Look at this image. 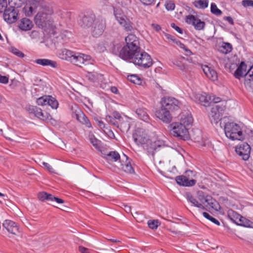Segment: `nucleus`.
Returning <instances> with one entry per match:
<instances>
[{"mask_svg": "<svg viewBox=\"0 0 253 253\" xmlns=\"http://www.w3.org/2000/svg\"><path fill=\"white\" fill-rule=\"evenodd\" d=\"M106 120L107 121L110 122L114 126L119 127V121L117 120L110 116L106 117Z\"/></svg>", "mask_w": 253, "mask_h": 253, "instance_id": "8fccbe9b", "label": "nucleus"}, {"mask_svg": "<svg viewBox=\"0 0 253 253\" xmlns=\"http://www.w3.org/2000/svg\"><path fill=\"white\" fill-rule=\"evenodd\" d=\"M39 119L43 121L48 122L52 119V118L51 115L49 113L47 112H43L42 111V113L41 114Z\"/></svg>", "mask_w": 253, "mask_h": 253, "instance_id": "a18cd8bd", "label": "nucleus"}, {"mask_svg": "<svg viewBox=\"0 0 253 253\" xmlns=\"http://www.w3.org/2000/svg\"><path fill=\"white\" fill-rule=\"evenodd\" d=\"M72 59L71 62L81 67L83 65H87L91 64L92 61L90 56L81 53H75Z\"/></svg>", "mask_w": 253, "mask_h": 253, "instance_id": "2eb2a0df", "label": "nucleus"}, {"mask_svg": "<svg viewBox=\"0 0 253 253\" xmlns=\"http://www.w3.org/2000/svg\"><path fill=\"white\" fill-rule=\"evenodd\" d=\"M166 8L168 10H173L175 8V4L172 1H169L165 4Z\"/></svg>", "mask_w": 253, "mask_h": 253, "instance_id": "864d4df0", "label": "nucleus"}, {"mask_svg": "<svg viewBox=\"0 0 253 253\" xmlns=\"http://www.w3.org/2000/svg\"><path fill=\"white\" fill-rule=\"evenodd\" d=\"M209 201H208L206 206L209 209H211L215 211H218L220 210L221 207L219 203L211 196L209 197Z\"/></svg>", "mask_w": 253, "mask_h": 253, "instance_id": "473e14b6", "label": "nucleus"}, {"mask_svg": "<svg viewBox=\"0 0 253 253\" xmlns=\"http://www.w3.org/2000/svg\"><path fill=\"white\" fill-rule=\"evenodd\" d=\"M49 99H50L49 95H44L42 96L37 100V103L39 105L45 106L49 102Z\"/></svg>", "mask_w": 253, "mask_h": 253, "instance_id": "a19ab883", "label": "nucleus"}, {"mask_svg": "<svg viewBox=\"0 0 253 253\" xmlns=\"http://www.w3.org/2000/svg\"><path fill=\"white\" fill-rule=\"evenodd\" d=\"M53 13L52 9L44 5L35 16L34 20L36 25L41 28H44L50 24V15Z\"/></svg>", "mask_w": 253, "mask_h": 253, "instance_id": "39448f33", "label": "nucleus"}, {"mask_svg": "<svg viewBox=\"0 0 253 253\" xmlns=\"http://www.w3.org/2000/svg\"><path fill=\"white\" fill-rule=\"evenodd\" d=\"M43 1L39 0H29L23 8V11L26 16H31L39 6H43Z\"/></svg>", "mask_w": 253, "mask_h": 253, "instance_id": "f8f14e48", "label": "nucleus"}, {"mask_svg": "<svg viewBox=\"0 0 253 253\" xmlns=\"http://www.w3.org/2000/svg\"><path fill=\"white\" fill-rule=\"evenodd\" d=\"M8 82V78L0 74V83L6 84Z\"/></svg>", "mask_w": 253, "mask_h": 253, "instance_id": "338daca9", "label": "nucleus"}, {"mask_svg": "<svg viewBox=\"0 0 253 253\" xmlns=\"http://www.w3.org/2000/svg\"><path fill=\"white\" fill-rule=\"evenodd\" d=\"M12 52L13 54L20 57H23L24 56V54L23 52L19 51L18 49L16 48L13 49Z\"/></svg>", "mask_w": 253, "mask_h": 253, "instance_id": "e2e57ef3", "label": "nucleus"}, {"mask_svg": "<svg viewBox=\"0 0 253 253\" xmlns=\"http://www.w3.org/2000/svg\"><path fill=\"white\" fill-rule=\"evenodd\" d=\"M119 24L123 28L124 31L126 32L132 33L135 29L134 24L128 17H126Z\"/></svg>", "mask_w": 253, "mask_h": 253, "instance_id": "5701e85b", "label": "nucleus"}, {"mask_svg": "<svg viewBox=\"0 0 253 253\" xmlns=\"http://www.w3.org/2000/svg\"><path fill=\"white\" fill-rule=\"evenodd\" d=\"M105 27V20L102 18H96L93 23L91 31L92 35L96 37L101 35L104 32Z\"/></svg>", "mask_w": 253, "mask_h": 253, "instance_id": "4468645a", "label": "nucleus"}, {"mask_svg": "<svg viewBox=\"0 0 253 253\" xmlns=\"http://www.w3.org/2000/svg\"><path fill=\"white\" fill-rule=\"evenodd\" d=\"M170 111L163 107L156 111V116L160 120L166 123H169L172 119V117L170 114Z\"/></svg>", "mask_w": 253, "mask_h": 253, "instance_id": "aec40b11", "label": "nucleus"}, {"mask_svg": "<svg viewBox=\"0 0 253 253\" xmlns=\"http://www.w3.org/2000/svg\"><path fill=\"white\" fill-rule=\"evenodd\" d=\"M242 5L245 7H253V0H243L242 1Z\"/></svg>", "mask_w": 253, "mask_h": 253, "instance_id": "4d7b16f0", "label": "nucleus"}, {"mask_svg": "<svg viewBox=\"0 0 253 253\" xmlns=\"http://www.w3.org/2000/svg\"><path fill=\"white\" fill-rule=\"evenodd\" d=\"M148 227L152 229H156L160 225V222H147Z\"/></svg>", "mask_w": 253, "mask_h": 253, "instance_id": "bf43d9fd", "label": "nucleus"}, {"mask_svg": "<svg viewBox=\"0 0 253 253\" xmlns=\"http://www.w3.org/2000/svg\"><path fill=\"white\" fill-rule=\"evenodd\" d=\"M76 118L80 123L84 125L86 127L88 128L92 127L91 124L88 118L83 112L76 114Z\"/></svg>", "mask_w": 253, "mask_h": 253, "instance_id": "7c9ffc66", "label": "nucleus"}, {"mask_svg": "<svg viewBox=\"0 0 253 253\" xmlns=\"http://www.w3.org/2000/svg\"><path fill=\"white\" fill-rule=\"evenodd\" d=\"M132 137L134 142L138 146H144L149 144L150 136L147 131L143 128H138L133 133Z\"/></svg>", "mask_w": 253, "mask_h": 253, "instance_id": "6e6552de", "label": "nucleus"}, {"mask_svg": "<svg viewBox=\"0 0 253 253\" xmlns=\"http://www.w3.org/2000/svg\"><path fill=\"white\" fill-rule=\"evenodd\" d=\"M193 5L197 8L205 9L208 7L209 0H195L193 2Z\"/></svg>", "mask_w": 253, "mask_h": 253, "instance_id": "4c0bfd02", "label": "nucleus"}, {"mask_svg": "<svg viewBox=\"0 0 253 253\" xmlns=\"http://www.w3.org/2000/svg\"><path fill=\"white\" fill-rule=\"evenodd\" d=\"M18 27L22 31L30 30L33 27V24L32 21L27 18H22L19 24Z\"/></svg>", "mask_w": 253, "mask_h": 253, "instance_id": "bb28decb", "label": "nucleus"}, {"mask_svg": "<svg viewBox=\"0 0 253 253\" xmlns=\"http://www.w3.org/2000/svg\"><path fill=\"white\" fill-rule=\"evenodd\" d=\"M119 127L121 129H124L128 130L130 128L129 123L128 121H123V120L119 122Z\"/></svg>", "mask_w": 253, "mask_h": 253, "instance_id": "49530a36", "label": "nucleus"}, {"mask_svg": "<svg viewBox=\"0 0 253 253\" xmlns=\"http://www.w3.org/2000/svg\"><path fill=\"white\" fill-rule=\"evenodd\" d=\"M193 99L197 103H201L205 106H209L210 104V95L206 92L195 93Z\"/></svg>", "mask_w": 253, "mask_h": 253, "instance_id": "a211bd4d", "label": "nucleus"}, {"mask_svg": "<svg viewBox=\"0 0 253 253\" xmlns=\"http://www.w3.org/2000/svg\"><path fill=\"white\" fill-rule=\"evenodd\" d=\"M95 15L93 13H88L84 15L81 19L80 24L83 28L91 26L95 20Z\"/></svg>", "mask_w": 253, "mask_h": 253, "instance_id": "4be33fe9", "label": "nucleus"}, {"mask_svg": "<svg viewBox=\"0 0 253 253\" xmlns=\"http://www.w3.org/2000/svg\"><path fill=\"white\" fill-rule=\"evenodd\" d=\"M124 157L126 159V161L124 162L123 159L122 160V161L120 162V166H118L119 169L123 170L124 172L127 173H133L134 172V170L130 163V160L125 155H124Z\"/></svg>", "mask_w": 253, "mask_h": 253, "instance_id": "412c9836", "label": "nucleus"}, {"mask_svg": "<svg viewBox=\"0 0 253 253\" xmlns=\"http://www.w3.org/2000/svg\"><path fill=\"white\" fill-rule=\"evenodd\" d=\"M35 63L43 66H49L54 68L57 67V63L56 61L48 59H37L35 60Z\"/></svg>", "mask_w": 253, "mask_h": 253, "instance_id": "cd10ccee", "label": "nucleus"}, {"mask_svg": "<svg viewBox=\"0 0 253 253\" xmlns=\"http://www.w3.org/2000/svg\"><path fill=\"white\" fill-rule=\"evenodd\" d=\"M2 226L12 234L17 235L20 232L19 225L16 222H3Z\"/></svg>", "mask_w": 253, "mask_h": 253, "instance_id": "b1692460", "label": "nucleus"}, {"mask_svg": "<svg viewBox=\"0 0 253 253\" xmlns=\"http://www.w3.org/2000/svg\"><path fill=\"white\" fill-rule=\"evenodd\" d=\"M112 117L113 118L117 120L119 122H121V121L123 120V118H122L120 114L116 111H115L113 113Z\"/></svg>", "mask_w": 253, "mask_h": 253, "instance_id": "052dcab7", "label": "nucleus"}, {"mask_svg": "<svg viewBox=\"0 0 253 253\" xmlns=\"http://www.w3.org/2000/svg\"><path fill=\"white\" fill-rule=\"evenodd\" d=\"M25 109L29 114H33L35 116L37 112L39 111L40 108L35 106L29 105L26 106Z\"/></svg>", "mask_w": 253, "mask_h": 253, "instance_id": "79ce46f5", "label": "nucleus"}, {"mask_svg": "<svg viewBox=\"0 0 253 253\" xmlns=\"http://www.w3.org/2000/svg\"><path fill=\"white\" fill-rule=\"evenodd\" d=\"M236 225L253 228V222H233Z\"/></svg>", "mask_w": 253, "mask_h": 253, "instance_id": "3c124183", "label": "nucleus"}, {"mask_svg": "<svg viewBox=\"0 0 253 253\" xmlns=\"http://www.w3.org/2000/svg\"><path fill=\"white\" fill-rule=\"evenodd\" d=\"M86 77L88 80L92 82L101 80L102 78V75L96 72H88L86 75Z\"/></svg>", "mask_w": 253, "mask_h": 253, "instance_id": "c9c22d12", "label": "nucleus"}, {"mask_svg": "<svg viewBox=\"0 0 253 253\" xmlns=\"http://www.w3.org/2000/svg\"><path fill=\"white\" fill-rule=\"evenodd\" d=\"M129 54V57L123 59L129 60L135 65L144 69L149 68L153 64V61L151 56L147 52L141 49V48Z\"/></svg>", "mask_w": 253, "mask_h": 253, "instance_id": "f257e3e1", "label": "nucleus"}, {"mask_svg": "<svg viewBox=\"0 0 253 253\" xmlns=\"http://www.w3.org/2000/svg\"><path fill=\"white\" fill-rule=\"evenodd\" d=\"M180 122L181 124L184 125L186 127L191 125L193 122V119L192 115L188 113L182 114L180 116Z\"/></svg>", "mask_w": 253, "mask_h": 253, "instance_id": "c85d7f7f", "label": "nucleus"}, {"mask_svg": "<svg viewBox=\"0 0 253 253\" xmlns=\"http://www.w3.org/2000/svg\"><path fill=\"white\" fill-rule=\"evenodd\" d=\"M161 104L163 107H165L169 111L177 110L180 108L181 103L175 98L166 96L162 98Z\"/></svg>", "mask_w": 253, "mask_h": 253, "instance_id": "9d476101", "label": "nucleus"}, {"mask_svg": "<svg viewBox=\"0 0 253 253\" xmlns=\"http://www.w3.org/2000/svg\"><path fill=\"white\" fill-rule=\"evenodd\" d=\"M18 13L19 10L17 8L10 6L4 10L3 19L7 23H13L17 20Z\"/></svg>", "mask_w": 253, "mask_h": 253, "instance_id": "ddd939ff", "label": "nucleus"}, {"mask_svg": "<svg viewBox=\"0 0 253 253\" xmlns=\"http://www.w3.org/2000/svg\"><path fill=\"white\" fill-rule=\"evenodd\" d=\"M226 102H221V104L213 106L210 113L209 116L212 124H217L222 121L221 117L226 109Z\"/></svg>", "mask_w": 253, "mask_h": 253, "instance_id": "0eeeda50", "label": "nucleus"}, {"mask_svg": "<svg viewBox=\"0 0 253 253\" xmlns=\"http://www.w3.org/2000/svg\"><path fill=\"white\" fill-rule=\"evenodd\" d=\"M79 251L81 253H90L88 249L81 246L79 247Z\"/></svg>", "mask_w": 253, "mask_h": 253, "instance_id": "774afa93", "label": "nucleus"}, {"mask_svg": "<svg viewBox=\"0 0 253 253\" xmlns=\"http://www.w3.org/2000/svg\"><path fill=\"white\" fill-rule=\"evenodd\" d=\"M165 146V142L160 138L157 137L155 140L150 139L149 144L144 146V149L149 155L153 156L155 151L158 148L164 147Z\"/></svg>", "mask_w": 253, "mask_h": 253, "instance_id": "9b49d317", "label": "nucleus"}, {"mask_svg": "<svg viewBox=\"0 0 253 253\" xmlns=\"http://www.w3.org/2000/svg\"><path fill=\"white\" fill-rule=\"evenodd\" d=\"M210 104L211 103H217L221 102V98L218 97H215L214 95H210Z\"/></svg>", "mask_w": 253, "mask_h": 253, "instance_id": "13d9d810", "label": "nucleus"}, {"mask_svg": "<svg viewBox=\"0 0 253 253\" xmlns=\"http://www.w3.org/2000/svg\"><path fill=\"white\" fill-rule=\"evenodd\" d=\"M251 148L247 143H243L236 147V153L244 161L248 160L251 154Z\"/></svg>", "mask_w": 253, "mask_h": 253, "instance_id": "dca6fc26", "label": "nucleus"}, {"mask_svg": "<svg viewBox=\"0 0 253 253\" xmlns=\"http://www.w3.org/2000/svg\"><path fill=\"white\" fill-rule=\"evenodd\" d=\"M211 11L212 14L216 16L221 15L222 13V11L217 8L216 4L213 2L211 3Z\"/></svg>", "mask_w": 253, "mask_h": 253, "instance_id": "37998d69", "label": "nucleus"}, {"mask_svg": "<svg viewBox=\"0 0 253 253\" xmlns=\"http://www.w3.org/2000/svg\"><path fill=\"white\" fill-rule=\"evenodd\" d=\"M185 22L188 24L193 25L194 28L198 31L203 30L206 25L205 22L202 21L200 19L193 15L186 16Z\"/></svg>", "mask_w": 253, "mask_h": 253, "instance_id": "f3484780", "label": "nucleus"}, {"mask_svg": "<svg viewBox=\"0 0 253 253\" xmlns=\"http://www.w3.org/2000/svg\"><path fill=\"white\" fill-rule=\"evenodd\" d=\"M240 239L243 241L245 246H246L249 248L253 247V243H252V241L249 240H246V239L241 238H240Z\"/></svg>", "mask_w": 253, "mask_h": 253, "instance_id": "69168bd1", "label": "nucleus"}, {"mask_svg": "<svg viewBox=\"0 0 253 253\" xmlns=\"http://www.w3.org/2000/svg\"><path fill=\"white\" fill-rule=\"evenodd\" d=\"M172 63L174 65L177 66L181 70L184 71L185 69V65L180 61L174 59L172 61Z\"/></svg>", "mask_w": 253, "mask_h": 253, "instance_id": "603ef678", "label": "nucleus"}, {"mask_svg": "<svg viewBox=\"0 0 253 253\" xmlns=\"http://www.w3.org/2000/svg\"><path fill=\"white\" fill-rule=\"evenodd\" d=\"M48 105L51 106L52 109H57L58 106V102L57 100L54 97L50 96V99H49V102L47 103Z\"/></svg>", "mask_w": 253, "mask_h": 253, "instance_id": "c03bdc74", "label": "nucleus"}, {"mask_svg": "<svg viewBox=\"0 0 253 253\" xmlns=\"http://www.w3.org/2000/svg\"><path fill=\"white\" fill-rule=\"evenodd\" d=\"M202 68L205 75L209 79L213 81L217 80L218 77L215 70L207 65L203 66Z\"/></svg>", "mask_w": 253, "mask_h": 253, "instance_id": "393cba45", "label": "nucleus"}, {"mask_svg": "<svg viewBox=\"0 0 253 253\" xmlns=\"http://www.w3.org/2000/svg\"><path fill=\"white\" fill-rule=\"evenodd\" d=\"M221 127H224L225 134L227 137L231 140H242L243 139V132L240 126L234 123H225L221 122L219 124Z\"/></svg>", "mask_w": 253, "mask_h": 253, "instance_id": "20e7f679", "label": "nucleus"}, {"mask_svg": "<svg viewBox=\"0 0 253 253\" xmlns=\"http://www.w3.org/2000/svg\"><path fill=\"white\" fill-rule=\"evenodd\" d=\"M232 49V45L228 42H224L219 48V51L224 54H227L230 52Z\"/></svg>", "mask_w": 253, "mask_h": 253, "instance_id": "58836bf2", "label": "nucleus"}, {"mask_svg": "<svg viewBox=\"0 0 253 253\" xmlns=\"http://www.w3.org/2000/svg\"><path fill=\"white\" fill-rule=\"evenodd\" d=\"M103 157L106 159L109 163L116 162L120 160V154L116 151H111L109 153L104 155Z\"/></svg>", "mask_w": 253, "mask_h": 253, "instance_id": "2f4dec72", "label": "nucleus"}, {"mask_svg": "<svg viewBox=\"0 0 253 253\" xmlns=\"http://www.w3.org/2000/svg\"><path fill=\"white\" fill-rule=\"evenodd\" d=\"M139 1L144 6H151L155 4L156 0H139Z\"/></svg>", "mask_w": 253, "mask_h": 253, "instance_id": "de8ad7c7", "label": "nucleus"}, {"mask_svg": "<svg viewBox=\"0 0 253 253\" xmlns=\"http://www.w3.org/2000/svg\"><path fill=\"white\" fill-rule=\"evenodd\" d=\"M186 198L187 200L190 202L193 206L197 207L199 208H201L202 207V204H199L198 199H195L192 195L190 193L186 194Z\"/></svg>", "mask_w": 253, "mask_h": 253, "instance_id": "ea45409f", "label": "nucleus"}, {"mask_svg": "<svg viewBox=\"0 0 253 253\" xmlns=\"http://www.w3.org/2000/svg\"><path fill=\"white\" fill-rule=\"evenodd\" d=\"M203 216H204L205 218H206L207 219L211 220V221H218L217 220H216V219H215L214 218L212 217L211 216V215L208 213V212H203Z\"/></svg>", "mask_w": 253, "mask_h": 253, "instance_id": "680f3d73", "label": "nucleus"}, {"mask_svg": "<svg viewBox=\"0 0 253 253\" xmlns=\"http://www.w3.org/2000/svg\"><path fill=\"white\" fill-rule=\"evenodd\" d=\"M39 199L42 202H56L59 204H62L64 203V201L59 198L56 197L52 194L47 193L45 192H40L38 195Z\"/></svg>", "mask_w": 253, "mask_h": 253, "instance_id": "6ab92c4d", "label": "nucleus"}, {"mask_svg": "<svg viewBox=\"0 0 253 253\" xmlns=\"http://www.w3.org/2000/svg\"><path fill=\"white\" fill-rule=\"evenodd\" d=\"M197 198L199 202V204H202V207L201 208H204V206H206V204H207L208 201H209V197H210L211 196L205 194L203 191H200L197 192Z\"/></svg>", "mask_w": 253, "mask_h": 253, "instance_id": "72a5a7b5", "label": "nucleus"}, {"mask_svg": "<svg viewBox=\"0 0 253 253\" xmlns=\"http://www.w3.org/2000/svg\"><path fill=\"white\" fill-rule=\"evenodd\" d=\"M193 172L192 170H187L184 175L177 176L175 177L177 183L183 186H192L196 184V181L192 179Z\"/></svg>", "mask_w": 253, "mask_h": 253, "instance_id": "1a4fd4ad", "label": "nucleus"}, {"mask_svg": "<svg viewBox=\"0 0 253 253\" xmlns=\"http://www.w3.org/2000/svg\"><path fill=\"white\" fill-rule=\"evenodd\" d=\"M58 56L62 59L72 62L75 53L66 48L62 49L58 51Z\"/></svg>", "mask_w": 253, "mask_h": 253, "instance_id": "a878e982", "label": "nucleus"}, {"mask_svg": "<svg viewBox=\"0 0 253 253\" xmlns=\"http://www.w3.org/2000/svg\"><path fill=\"white\" fill-rule=\"evenodd\" d=\"M128 80L135 84H139L140 80V79L135 75H131L128 76Z\"/></svg>", "mask_w": 253, "mask_h": 253, "instance_id": "09e8293b", "label": "nucleus"}, {"mask_svg": "<svg viewBox=\"0 0 253 253\" xmlns=\"http://www.w3.org/2000/svg\"><path fill=\"white\" fill-rule=\"evenodd\" d=\"M126 45L124 46L119 52V56L122 59H127L130 53L140 49L139 42L137 37L133 34L128 35L125 39Z\"/></svg>", "mask_w": 253, "mask_h": 253, "instance_id": "f03ea898", "label": "nucleus"}, {"mask_svg": "<svg viewBox=\"0 0 253 253\" xmlns=\"http://www.w3.org/2000/svg\"><path fill=\"white\" fill-rule=\"evenodd\" d=\"M90 142L96 149H99L100 148L99 144L100 141L98 140L97 138H93L92 140L90 141Z\"/></svg>", "mask_w": 253, "mask_h": 253, "instance_id": "6e6d98bb", "label": "nucleus"}, {"mask_svg": "<svg viewBox=\"0 0 253 253\" xmlns=\"http://www.w3.org/2000/svg\"><path fill=\"white\" fill-rule=\"evenodd\" d=\"M227 216L228 218L232 221H243V219L244 218L241 214L238 213L232 210H229L227 211Z\"/></svg>", "mask_w": 253, "mask_h": 253, "instance_id": "c756f323", "label": "nucleus"}, {"mask_svg": "<svg viewBox=\"0 0 253 253\" xmlns=\"http://www.w3.org/2000/svg\"><path fill=\"white\" fill-rule=\"evenodd\" d=\"M247 65L244 61L241 62L239 66L234 73L236 79H240L241 77H245L244 84L249 89H253V66L251 67L246 73Z\"/></svg>", "mask_w": 253, "mask_h": 253, "instance_id": "7ed1b4c3", "label": "nucleus"}, {"mask_svg": "<svg viewBox=\"0 0 253 253\" xmlns=\"http://www.w3.org/2000/svg\"><path fill=\"white\" fill-rule=\"evenodd\" d=\"M121 47V45L119 44H117L114 45L112 48V52L115 54H118L119 53V50Z\"/></svg>", "mask_w": 253, "mask_h": 253, "instance_id": "0e129e2a", "label": "nucleus"}, {"mask_svg": "<svg viewBox=\"0 0 253 253\" xmlns=\"http://www.w3.org/2000/svg\"><path fill=\"white\" fill-rule=\"evenodd\" d=\"M170 133L174 136L182 140H187L189 138L188 128L180 122H175L169 125Z\"/></svg>", "mask_w": 253, "mask_h": 253, "instance_id": "423d86ee", "label": "nucleus"}, {"mask_svg": "<svg viewBox=\"0 0 253 253\" xmlns=\"http://www.w3.org/2000/svg\"><path fill=\"white\" fill-rule=\"evenodd\" d=\"M135 113L140 119L143 121L147 122L149 120V117L145 108H138L136 109Z\"/></svg>", "mask_w": 253, "mask_h": 253, "instance_id": "f704fd0d", "label": "nucleus"}, {"mask_svg": "<svg viewBox=\"0 0 253 253\" xmlns=\"http://www.w3.org/2000/svg\"><path fill=\"white\" fill-rule=\"evenodd\" d=\"M7 7L6 0H0V13L4 11Z\"/></svg>", "mask_w": 253, "mask_h": 253, "instance_id": "5fc2aeb1", "label": "nucleus"}, {"mask_svg": "<svg viewBox=\"0 0 253 253\" xmlns=\"http://www.w3.org/2000/svg\"><path fill=\"white\" fill-rule=\"evenodd\" d=\"M114 14L115 19L118 23L127 17L124 12V11L120 8H116L114 10Z\"/></svg>", "mask_w": 253, "mask_h": 253, "instance_id": "e433bc0d", "label": "nucleus"}]
</instances>
